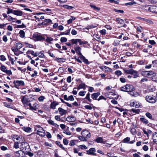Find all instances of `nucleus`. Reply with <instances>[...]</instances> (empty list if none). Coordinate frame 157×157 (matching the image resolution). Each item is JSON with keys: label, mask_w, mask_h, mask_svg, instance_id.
<instances>
[{"label": "nucleus", "mask_w": 157, "mask_h": 157, "mask_svg": "<svg viewBox=\"0 0 157 157\" xmlns=\"http://www.w3.org/2000/svg\"><path fill=\"white\" fill-rule=\"evenodd\" d=\"M120 89L122 91L128 92V94L133 96L136 97L138 95V93L135 91V88L132 85L126 84L121 87Z\"/></svg>", "instance_id": "1"}, {"label": "nucleus", "mask_w": 157, "mask_h": 157, "mask_svg": "<svg viewBox=\"0 0 157 157\" xmlns=\"http://www.w3.org/2000/svg\"><path fill=\"white\" fill-rule=\"evenodd\" d=\"M46 35H43L38 32L35 33L33 34L32 37L35 41H43L45 40L44 36Z\"/></svg>", "instance_id": "2"}, {"label": "nucleus", "mask_w": 157, "mask_h": 157, "mask_svg": "<svg viewBox=\"0 0 157 157\" xmlns=\"http://www.w3.org/2000/svg\"><path fill=\"white\" fill-rule=\"evenodd\" d=\"M100 95V93L99 92L94 93L91 95V98L93 100H97L99 101L101 100H104L106 101L107 98H106L102 95L99 96Z\"/></svg>", "instance_id": "3"}, {"label": "nucleus", "mask_w": 157, "mask_h": 157, "mask_svg": "<svg viewBox=\"0 0 157 157\" xmlns=\"http://www.w3.org/2000/svg\"><path fill=\"white\" fill-rule=\"evenodd\" d=\"M123 70L125 73L132 75H133L132 77L134 78H136L139 77L138 71H136L134 70L133 69L129 70L124 69Z\"/></svg>", "instance_id": "4"}, {"label": "nucleus", "mask_w": 157, "mask_h": 157, "mask_svg": "<svg viewBox=\"0 0 157 157\" xmlns=\"http://www.w3.org/2000/svg\"><path fill=\"white\" fill-rule=\"evenodd\" d=\"M145 100L150 103H154L156 101V98L155 96L151 94H149L146 96Z\"/></svg>", "instance_id": "5"}, {"label": "nucleus", "mask_w": 157, "mask_h": 157, "mask_svg": "<svg viewBox=\"0 0 157 157\" xmlns=\"http://www.w3.org/2000/svg\"><path fill=\"white\" fill-rule=\"evenodd\" d=\"M13 83L14 84V86L18 89H19L20 86H23L25 85V82L22 80H15L14 81Z\"/></svg>", "instance_id": "6"}, {"label": "nucleus", "mask_w": 157, "mask_h": 157, "mask_svg": "<svg viewBox=\"0 0 157 157\" xmlns=\"http://www.w3.org/2000/svg\"><path fill=\"white\" fill-rule=\"evenodd\" d=\"M147 73V77L151 78L152 80L155 81L156 80V79L157 78V75L153 71H148Z\"/></svg>", "instance_id": "7"}, {"label": "nucleus", "mask_w": 157, "mask_h": 157, "mask_svg": "<svg viewBox=\"0 0 157 157\" xmlns=\"http://www.w3.org/2000/svg\"><path fill=\"white\" fill-rule=\"evenodd\" d=\"M36 128H38V129L37 131V132L40 133H37V134L41 137H44L45 135V133L43 128L41 127L39 125H36Z\"/></svg>", "instance_id": "8"}, {"label": "nucleus", "mask_w": 157, "mask_h": 157, "mask_svg": "<svg viewBox=\"0 0 157 157\" xmlns=\"http://www.w3.org/2000/svg\"><path fill=\"white\" fill-rule=\"evenodd\" d=\"M27 57L30 59H32L31 57L29 55L30 54H31L34 57H36L38 56V52H34L33 50H28L26 52Z\"/></svg>", "instance_id": "9"}, {"label": "nucleus", "mask_w": 157, "mask_h": 157, "mask_svg": "<svg viewBox=\"0 0 157 157\" xmlns=\"http://www.w3.org/2000/svg\"><path fill=\"white\" fill-rule=\"evenodd\" d=\"M0 70L3 72L6 73L9 76L12 75V72L11 70H7L6 67L3 65H1Z\"/></svg>", "instance_id": "10"}, {"label": "nucleus", "mask_w": 157, "mask_h": 157, "mask_svg": "<svg viewBox=\"0 0 157 157\" xmlns=\"http://www.w3.org/2000/svg\"><path fill=\"white\" fill-rule=\"evenodd\" d=\"M81 134L82 136L85 137L86 138H88L91 136L90 132L86 129L83 130L81 132Z\"/></svg>", "instance_id": "11"}, {"label": "nucleus", "mask_w": 157, "mask_h": 157, "mask_svg": "<svg viewBox=\"0 0 157 157\" xmlns=\"http://www.w3.org/2000/svg\"><path fill=\"white\" fill-rule=\"evenodd\" d=\"M4 105L5 107L8 108L12 109L18 111V110L16 109L15 107L12 104H10L7 102H4Z\"/></svg>", "instance_id": "12"}, {"label": "nucleus", "mask_w": 157, "mask_h": 157, "mask_svg": "<svg viewBox=\"0 0 157 157\" xmlns=\"http://www.w3.org/2000/svg\"><path fill=\"white\" fill-rule=\"evenodd\" d=\"M149 11L155 13H157V6H151L148 9Z\"/></svg>", "instance_id": "13"}, {"label": "nucleus", "mask_w": 157, "mask_h": 157, "mask_svg": "<svg viewBox=\"0 0 157 157\" xmlns=\"http://www.w3.org/2000/svg\"><path fill=\"white\" fill-rule=\"evenodd\" d=\"M58 110L61 116L66 114L67 112V110L63 109L61 107L58 108Z\"/></svg>", "instance_id": "14"}, {"label": "nucleus", "mask_w": 157, "mask_h": 157, "mask_svg": "<svg viewBox=\"0 0 157 157\" xmlns=\"http://www.w3.org/2000/svg\"><path fill=\"white\" fill-rule=\"evenodd\" d=\"M21 101L23 104L26 106H27L28 105L29 103L28 99L25 98V96L23 97L21 99Z\"/></svg>", "instance_id": "15"}, {"label": "nucleus", "mask_w": 157, "mask_h": 157, "mask_svg": "<svg viewBox=\"0 0 157 157\" xmlns=\"http://www.w3.org/2000/svg\"><path fill=\"white\" fill-rule=\"evenodd\" d=\"M94 141L98 143H101L103 144L105 143V141H104L102 137H98Z\"/></svg>", "instance_id": "16"}, {"label": "nucleus", "mask_w": 157, "mask_h": 157, "mask_svg": "<svg viewBox=\"0 0 157 157\" xmlns=\"http://www.w3.org/2000/svg\"><path fill=\"white\" fill-rule=\"evenodd\" d=\"M23 12L20 10H14L13 14L17 16H22L23 15Z\"/></svg>", "instance_id": "17"}, {"label": "nucleus", "mask_w": 157, "mask_h": 157, "mask_svg": "<svg viewBox=\"0 0 157 157\" xmlns=\"http://www.w3.org/2000/svg\"><path fill=\"white\" fill-rule=\"evenodd\" d=\"M56 144L59 146L60 148L64 150L66 152H67V148L64 147L63 145L60 144V142L59 141H56L55 142Z\"/></svg>", "instance_id": "18"}, {"label": "nucleus", "mask_w": 157, "mask_h": 157, "mask_svg": "<svg viewBox=\"0 0 157 157\" xmlns=\"http://www.w3.org/2000/svg\"><path fill=\"white\" fill-rule=\"evenodd\" d=\"M98 25L96 24H94L91 25H88L87 27L85 29H87L88 30H89L90 29H93L97 27Z\"/></svg>", "instance_id": "19"}, {"label": "nucleus", "mask_w": 157, "mask_h": 157, "mask_svg": "<svg viewBox=\"0 0 157 157\" xmlns=\"http://www.w3.org/2000/svg\"><path fill=\"white\" fill-rule=\"evenodd\" d=\"M152 139L154 143H156V142H157V132L153 133Z\"/></svg>", "instance_id": "20"}, {"label": "nucleus", "mask_w": 157, "mask_h": 157, "mask_svg": "<svg viewBox=\"0 0 157 157\" xmlns=\"http://www.w3.org/2000/svg\"><path fill=\"white\" fill-rule=\"evenodd\" d=\"M86 154L88 155H96L97 154L93 153L92 147L90 148L89 150L86 151Z\"/></svg>", "instance_id": "21"}, {"label": "nucleus", "mask_w": 157, "mask_h": 157, "mask_svg": "<svg viewBox=\"0 0 157 157\" xmlns=\"http://www.w3.org/2000/svg\"><path fill=\"white\" fill-rule=\"evenodd\" d=\"M102 70H103L104 69L105 71L106 72H108L110 70L109 67H106L105 66H102L99 67Z\"/></svg>", "instance_id": "22"}, {"label": "nucleus", "mask_w": 157, "mask_h": 157, "mask_svg": "<svg viewBox=\"0 0 157 157\" xmlns=\"http://www.w3.org/2000/svg\"><path fill=\"white\" fill-rule=\"evenodd\" d=\"M66 60V59L59 58H56L55 59V60L59 63L64 62Z\"/></svg>", "instance_id": "23"}, {"label": "nucleus", "mask_w": 157, "mask_h": 157, "mask_svg": "<svg viewBox=\"0 0 157 157\" xmlns=\"http://www.w3.org/2000/svg\"><path fill=\"white\" fill-rule=\"evenodd\" d=\"M74 49L77 55L81 53V48L80 47L77 46L75 47Z\"/></svg>", "instance_id": "24"}, {"label": "nucleus", "mask_w": 157, "mask_h": 157, "mask_svg": "<svg viewBox=\"0 0 157 157\" xmlns=\"http://www.w3.org/2000/svg\"><path fill=\"white\" fill-rule=\"evenodd\" d=\"M90 93L88 92L84 99L87 100L90 103H91L92 101V100L90 98Z\"/></svg>", "instance_id": "25"}, {"label": "nucleus", "mask_w": 157, "mask_h": 157, "mask_svg": "<svg viewBox=\"0 0 157 157\" xmlns=\"http://www.w3.org/2000/svg\"><path fill=\"white\" fill-rule=\"evenodd\" d=\"M22 129L25 132H30L31 128L29 127L24 126L22 128Z\"/></svg>", "instance_id": "26"}, {"label": "nucleus", "mask_w": 157, "mask_h": 157, "mask_svg": "<svg viewBox=\"0 0 157 157\" xmlns=\"http://www.w3.org/2000/svg\"><path fill=\"white\" fill-rule=\"evenodd\" d=\"M90 6L93 9V10L95 11H99L100 10V8L99 7H96V6L94 5L93 4H90Z\"/></svg>", "instance_id": "27"}, {"label": "nucleus", "mask_w": 157, "mask_h": 157, "mask_svg": "<svg viewBox=\"0 0 157 157\" xmlns=\"http://www.w3.org/2000/svg\"><path fill=\"white\" fill-rule=\"evenodd\" d=\"M61 100V102L65 104L67 106L70 108H72V105L71 104H69V103L65 102L61 98H59Z\"/></svg>", "instance_id": "28"}, {"label": "nucleus", "mask_w": 157, "mask_h": 157, "mask_svg": "<svg viewBox=\"0 0 157 157\" xmlns=\"http://www.w3.org/2000/svg\"><path fill=\"white\" fill-rule=\"evenodd\" d=\"M63 7L65 9H67L69 10H72L75 8L74 6H72L67 5H63Z\"/></svg>", "instance_id": "29"}, {"label": "nucleus", "mask_w": 157, "mask_h": 157, "mask_svg": "<svg viewBox=\"0 0 157 157\" xmlns=\"http://www.w3.org/2000/svg\"><path fill=\"white\" fill-rule=\"evenodd\" d=\"M92 106L93 108H95L96 107L94 106L92 104H90V105H86L84 106L85 109H87L91 110L92 109V107L91 106Z\"/></svg>", "instance_id": "30"}, {"label": "nucleus", "mask_w": 157, "mask_h": 157, "mask_svg": "<svg viewBox=\"0 0 157 157\" xmlns=\"http://www.w3.org/2000/svg\"><path fill=\"white\" fill-rule=\"evenodd\" d=\"M79 39H72L71 40V42L72 44H75L76 45L77 44L78 42H79Z\"/></svg>", "instance_id": "31"}, {"label": "nucleus", "mask_w": 157, "mask_h": 157, "mask_svg": "<svg viewBox=\"0 0 157 157\" xmlns=\"http://www.w3.org/2000/svg\"><path fill=\"white\" fill-rule=\"evenodd\" d=\"M140 121L145 124H147L148 123V121L144 117L140 118Z\"/></svg>", "instance_id": "32"}, {"label": "nucleus", "mask_w": 157, "mask_h": 157, "mask_svg": "<svg viewBox=\"0 0 157 157\" xmlns=\"http://www.w3.org/2000/svg\"><path fill=\"white\" fill-rule=\"evenodd\" d=\"M44 20L46 23L47 24V26H48L50 24H52V20H51V19H45Z\"/></svg>", "instance_id": "33"}, {"label": "nucleus", "mask_w": 157, "mask_h": 157, "mask_svg": "<svg viewBox=\"0 0 157 157\" xmlns=\"http://www.w3.org/2000/svg\"><path fill=\"white\" fill-rule=\"evenodd\" d=\"M56 105L54 101L52 102L50 105V107L51 109H56Z\"/></svg>", "instance_id": "34"}, {"label": "nucleus", "mask_w": 157, "mask_h": 157, "mask_svg": "<svg viewBox=\"0 0 157 157\" xmlns=\"http://www.w3.org/2000/svg\"><path fill=\"white\" fill-rule=\"evenodd\" d=\"M19 36L21 38H24L25 35V33L23 30H21L19 33Z\"/></svg>", "instance_id": "35"}, {"label": "nucleus", "mask_w": 157, "mask_h": 157, "mask_svg": "<svg viewBox=\"0 0 157 157\" xmlns=\"http://www.w3.org/2000/svg\"><path fill=\"white\" fill-rule=\"evenodd\" d=\"M130 140L129 137H128L124 138L121 141L122 142L125 143H128L129 141Z\"/></svg>", "instance_id": "36"}, {"label": "nucleus", "mask_w": 157, "mask_h": 157, "mask_svg": "<svg viewBox=\"0 0 157 157\" xmlns=\"http://www.w3.org/2000/svg\"><path fill=\"white\" fill-rule=\"evenodd\" d=\"M44 51H41L38 53V56L40 58H44L45 56L44 54Z\"/></svg>", "instance_id": "37"}, {"label": "nucleus", "mask_w": 157, "mask_h": 157, "mask_svg": "<svg viewBox=\"0 0 157 157\" xmlns=\"http://www.w3.org/2000/svg\"><path fill=\"white\" fill-rule=\"evenodd\" d=\"M86 86V85L85 83H82L80 84L79 86L77 87L78 90H79L81 89L84 88Z\"/></svg>", "instance_id": "38"}, {"label": "nucleus", "mask_w": 157, "mask_h": 157, "mask_svg": "<svg viewBox=\"0 0 157 157\" xmlns=\"http://www.w3.org/2000/svg\"><path fill=\"white\" fill-rule=\"evenodd\" d=\"M67 119H70V122H74L76 120V118L73 116H68Z\"/></svg>", "instance_id": "39"}, {"label": "nucleus", "mask_w": 157, "mask_h": 157, "mask_svg": "<svg viewBox=\"0 0 157 157\" xmlns=\"http://www.w3.org/2000/svg\"><path fill=\"white\" fill-rule=\"evenodd\" d=\"M53 39L50 37L47 36V38L44 41H45L47 43H51V41H53Z\"/></svg>", "instance_id": "40"}, {"label": "nucleus", "mask_w": 157, "mask_h": 157, "mask_svg": "<svg viewBox=\"0 0 157 157\" xmlns=\"http://www.w3.org/2000/svg\"><path fill=\"white\" fill-rule=\"evenodd\" d=\"M79 44L80 45H82L84 44H87L88 45H89L90 44H88V42L87 41H82L81 39H79Z\"/></svg>", "instance_id": "41"}, {"label": "nucleus", "mask_w": 157, "mask_h": 157, "mask_svg": "<svg viewBox=\"0 0 157 157\" xmlns=\"http://www.w3.org/2000/svg\"><path fill=\"white\" fill-rule=\"evenodd\" d=\"M145 115L147 117L150 119L153 120H154V119L152 118L151 114L149 112H147L145 113Z\"/></svg>", "instance_id": "42"}, {"label": "nucleus", "mask_w": 157, "mask_h": 157, "mask_svg": "<svg viewBox=\"0 0 157 157\" xmlns=\"http://www.w3.org/2000/svg\"><path fill=\"white\" fill-rule=\"evenodd\" d=\"M120 41L119 40L117 39L115 40L114 41L113 45L115 46H118L120 44Z\"/></svg>", "instance_id": "43"}, {"label": "nucleus", "mask_w": 157, "mask_h": 157, "mask_svg": "<svg viewBox=\"0 0 157 157\" xmlns=\"http://www.w3.org/2000/svg\"><path fill=\"white\" fill-rule=\"evenodd\" d=\"M136 2L134 1L131 2H129L128 3H125L124 4V5L126 6H127L128 5L129 6H132L133 5H135L136 4Z\"/></svg>", "instance_id": "44"}, {"label": "nucleus", "mask_w": 157, "mask_h": 157, "mask_svg": "<svg viewBox=\"0 0 157 157\" xmlns=\"http://www.w3.org/2000/svg\"><path fill=\"white\" fill-rule=\"evenodd\" d=\"M148 72V71H143L141 72V74L143 76L145 77H147Z\"/></svg>", "instance_id": "45"}, {"label": "nucleus", "mask_w": 157, "mask_h": 157, "mask_svg": "<svg viewBox=\"0 0 157 157\" xmlns=\"http://www.w3.org/2000/svg\"><path fill=\"white\" fill-rule=\"evenodd\" d=\"M33 73H32L31 74H30L32 77H33L35 76H38V75H37L38 72L36 71L35 70L34 71L33 70Z\"/></svg>", "instance_id": "46"}, {"label": "nucleus", "mask_w": 157, "mask_h": 157, "mask_svg": "<svg viewBox=\"0 0 157 157\" xmlns=\"http://www.w3.org/2000/svg\"><path fill=\"white\" fill-rule=\"evenodd\" d=\"M47 24L46 23L45 21H44L42 22L41 23H38L37 26L38 27H42V26H47L46 25Z\"/></svg>", "instance_id": "47"}, {"label": "nucleus", "mask_w": 157, "mask_h": 157, "mask_svg": "<svg viewBox=\"0 0 157 157\" xmlns=\"http://www.w3.org/2000/svg\"><path fill=\"white\" fill-rule=\"evenodd\" d=\"M113 10L117 13H124V11L123 10H117L116 9L114 8Z\"/></svg>", "instance_id": "48"}, {"label": "nucleus", "mask_w": 157, "mask_h": 157, "mask_svg": "<svg viewBox=\"0 0 157 157\" xmlns=\"http://www.w3.org/2000/svg\"><path fill=\"white\" fill-rule=\"evenodd\" d=\"M65 121H67L68 122H70V120H68V119H67V118H66L65 117H61L60 121H61L64 122Z\"/></svg>", "instance_id": "49"}, {"label": "nucleus", "mask_w": 157, "mask_h": 157, "mask_svg": "<svg viewBox=\"0 0 157 157\" xmlns=\"http://www.w3.org/2000/svg\"><path fill=\"white\" fill-rule=\"evenodd\" d=\"M77 149H78V151H79V149H76L75 148L74 150V153H78V155L79 156H83V155L82 153L81 152H78V151L77 150Z\"/></svg>", "instance_id": "50"}, {"label": "nucleus", "mask_w": 157, "mask_h": 157, "mask_svg": "<svg viewBox=\"0 0 157 157\" xmlns=\"http://www.w3.org/2000/svg\"><path fill=\"white\" fill-rule=\"evenodd\" d=\"M7 11L6 12V13H7V14H10V13H13V12H14V10H13V9H12L10 8H7Z\"/></svg>", "instance_id": "51"}, {"label": "nucleus", "mask_w": 157, "mask_h": 157, "mask_svg": "<svg viewBox=\"0 0 157 157\" xmlns=\"http://www.w3.org/2000/svg\"><path fill=\"white\" fill-rule=\"evenodd\" d=\"M26 27V26L23 23L21 25H17L16 26L15 28H25Z\"/></svg>", "instance_id": "52"}, {"label": "nucleus", "mask_w": 157, "mask_h": 157, "mask_svg": "<svg viewBox=\"0 0 157 157\" xmlns=\"http://www.w3.org/2000/svg\"><path fill=\"white\" fill-rule=\"evenodd\" d=\"M78 138L81 141H87V140L86 138L85 137L83 136H79Z\"/></svg>", "instance_id": "53"}, {"label": "nucleus", "mask_w": 157, "mask_h": 157, "mask_svg": "<svg viewBox=\"0 0 157 157\" xmlns=\"http://www.w3.org/2000/svg\"><path fill=\"white\" fill-rule=\"evenodd\" d=\"M78 147L82 149H87V147L84 144L79 145L78 146Z\"/></svg>", "instance_id": "54"}, {"label": "nucleus", "mask_w": 157, "mask_h": 157, "mask_svg": "<svg viewBox=\"0 0 157 157\" xmlns=\"http://www.w3.org/2000/svg\"><path fill=\"white\" fill-rule=\"evenodd\" d=\"M25 155H28L30 157L33 156V153L31 152L30 151H26L25 152Z\"/></svg>", "instance_id": "55"}, {"label": "nucleus", "mask_w": 157, "mask_h": 157, "mask_svg": "<svg viewBox=\"0 0 157 157\" xmlns=\"http://www.w3.org/2000/svg\"><path fill=\"white\" fill-rule=\"evenodd\" d=\"M33 108L34 109H33V110L36 111L37 109L38 108V105L36 103H35L33 105Z\"/></svg>", "instance_id": "56"}, {"label": "nucleus", "mask_w": 157, "mask_h": 157, "mask_svg": "<svg viewBox=\"0 0 157 157\" xmlns=\"http://www.w3.org/2000/svg\"><path fill=\"white\" fill-rule=\"evenodd\" d=\"M131 111L133 113H135L136 114H139L140 111V110L139 109H131Z\"/></svg>", "instance_id": "57"}, {"label": "nucleus", "mask_w": 157, "mask_h": 157, "mask_svg": "<svg viewBox=\"0 0 157 157\" xmlns=\"http://www.w3.org/2000/svg\"><path fill=\"white\" fill-rule=\"evenodd\" d=\"M60 40L61 42L60 44H61L62 43L67 42V39L66 37H62L61 38Z\"/></svg>", "instance_id": "58"}, {"label": "nucleus", "mask_w": 157, "mask_h": 157, "mask_svg": "<svg viewBox=\"0 0 157 157\" xmlns=\"http://www.w3.org/2000/svg\"><path fill=\"white\" fill-rule=\"evenodd\" d=\"M8 57L9 60L11 61V64L12 65L14 64V62L15 61V60H13L14 59L12 58L10 55H8Z\"/></svg>", "instance_id": "59"}, {"label": "nucleus", "mask_w": 157, "mask_h": 157, "mask_svg": "<svg viewBox=\"0 0 157 157\" xmlns=\"http://www.w3.org/2000/svg\"><path fill=\"white\" fill-rule=\"evenodd\" d=\"M20 137L19 136L16 135H13L12 136V138L13 139H16L17 140H19Z\"/></svg>", "instance_id": "60"}, {"label": "nucleus", "mask_w": 157, "mask_h": 157, "mask_svg": "<svg viewBox=\"0 0 157 157\" xmlns=\"http://www.w3.org/2000/svg\"><path fill=\"white\" fill-rule=\"evenodd\" d=\"M24 44H25V45L27 46V47L30 48H33V45L29 44L28 43H27L26 42H24Z\"/></svg>", "instance_id": "61"}, {"label": "nucleus", "mask_w": 157, "mask_h": 157, "mask_svg": "<svg viewBox=\"0 0 157 157\" xmlns=\"http://www.w3.org/2000/svg\"><path fill=\"white\" fill-rule=\"evenodd\" d=\"M34 98V96L33 95H32L31 96V97L30 98H27V99H28L29 102H30L32 101H33L34 100H35V99Z\"/></svg>", "instance_id": "62"}, {"label": "nucleus", "mask_w": 157, "mask_h": 157, "mask_svg": "<svg viewBox=\"0 0 157 157\" xmlns=\"http://www.w3.org/2000/svg\"><path fill=\"white\" fill-rule=\"evenodd\" d=\"M46 52L48 53L50 56L53 58L55 57V56L50 52V50H48V52Z\"/></svg>", "instance_id": "63"}, {"label": "nucleus", "mask_w": 157, "mask_h": 157, "mask_svg": "<svg viewBox=\"0 0 157 157\" xmlns=\"http://www.w3.org/2000/svg\"><path fill=\"white\" fill-rule=\"evenodd\" d=\"M83 62L86 64L88 65L89 64V63L88 59L85 57L82 60Z\"/></svg>", "instance_id": "64"}]
</instances>
